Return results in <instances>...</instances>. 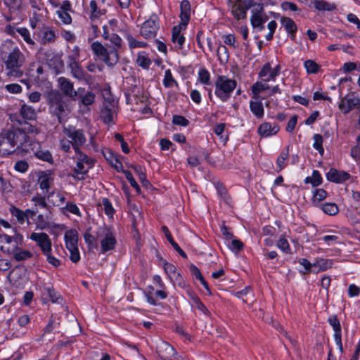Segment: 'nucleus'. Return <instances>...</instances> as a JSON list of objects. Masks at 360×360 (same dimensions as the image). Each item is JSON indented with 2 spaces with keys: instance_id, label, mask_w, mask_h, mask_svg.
<instances>
[{
  "instance_id": "nucleus-13",
  "label": "nucleus",
  "mask_w": 360,
  "mask_h": 360,
  "mask_svg": "<svg viewBox=\"0 0 360 360\" xmlns=\"http://www.w3.org/2000/svg\"><path fill=\"white\" fill-rule=\"evenodd\" d=\"M65 134L70 139L72 143V148L75 153L81 152L79 147L86 142V136L82 129H77L74 127L65 128Z\"/></svg>"
},
{
  "instance_id": "nucleus-22",
  "label": "nucleus",
  "mask_w": 360,
  "mask_h": 360,
  "mask_svg": "<svg viewBox=\"0 0 360 360\" xmlns=\"http://www.w3.org/2000/svg\"><path fill=\"white\" fill-rule=\"evenodd\" d=\"M186 27L178 25L172 28V41L175 44L176 48L181 49L185 42V37L181 34L183 30H186Z\"/></svg>"
},
{
  "instance_id": "nucleus-39",
  "label": "nucleus",
  "mask_w": 360,
  "mask_h": 360,
  "mask_svg": "<svg viewBox=\"0 0 360 360\" xmlns=\"http://www.w3.org/2000/svg\"><path fill=\"white\" fill-rule=\"evenodd\" d=\"M42 41L43 44L51 43L55 41L56 34L55 32L49 27H44L42 31Z\"/></svg>"
},
{
  "instance_id": "nucleus-20",
  "label": "nucleus",
  "mask_w": 360,
  "mask_h": 360,
  "mask_svg": "<svg viewBox=\"0 0 360 360\" xmlns=\"http://www.w3.org/2000/svg\"><path fill=\"white\" fill-rule=\"evenodd\" d=\"M20 148L26 153L32 152L34 154L37 150L40 149L41 146L39 142L35 141L25 132V139L20 141Z\"/></svg>"
},
{
  "instance_id": "nucleus-52",
  "label": "nucleus",
  "mask_w": 360,
  "mask_h": 360,
  "mask_svg": "<svg viewBox=\"0 0 360 360\" xmlns=\"http://www.w3.org/2000/svg\"><path fill=\"white\" fill-rule=\"evenodd\" d=\"M173 84L177 85V82L173 78L172 72L169 69L167 70L165 72V77L163 79V84L166 88L172 87Z\"/></svg>"
},
{
  "instance_id": "nucleus-40",
  "label": "nucleus",
  "mask_w": 360,
  "mask_h": 360,
  "mask_svg": "<svg viewBox=\"0 0 360 360\" xmlns=\"http://www.w3.org/2000/svg\"><path fill=\"white\" fill-rule=\"evenodd\" d=\"M124 34L129 42V46L130 49L143 48L147 46V43L136 40L133 37L129 35L127 32L124 31Z\"/></svg>"
},
{
  "instance_id": "nucleus-8",
  "label": "nucleus",
  "mask_w": 360,
  "mask_h": 360,
  "mask_svg": "<svg viewBox=\"0 0 360 360\" xmlns=\"http://www.w3.org/2000/svg\"><path fill=\"white\" fill-rule=\"evenodd\" d=\"M256 6L253 0H231L229 6L231 13L236 19H245L247 17V11Z\"/></svg>"
},
{
  "instance_id": "nucleus-37",
  "label": "nucleus",
  "mask_w": 360,
  "mask_h": 360,
  "mask_svg": "<svg viewBox=\"0 0 360 360\" xmlns=\"http://www.w3.org/2000/svg\"><path fill=\"white\" fill-rule=\"evenodd\" d=\"M217 55L221 63H226L228 62L229 53L228 49L224 45L219 46L217 51Z\"/></svg>"
},
{
  "instance_id": "nucleus-45",
  "label": "nucleus",
  "mask_w": 360,
  "mask_h": 360,
  "mask_svg": "<svg viewBox=\"0 0 360 360\" xmlns=\"http://www.w3.org/2000/svg\"><path fill=\"white\" fill-rule=\"evenodd\" d=\"M198 81L205 85L210 84V74L207 70L202 68L198 71Z\"/></svg>"
},
{
  "instance_id": "nucleus-36",
  "label": "nucleus",
  "mask_w": 360,
  "mask_h": 360,
  "mask_svg": "<svg viewBox=\"0 0 360 360\" xmlns=\"http://www.w3.org/2000/svg\"><path fill=\"white\" fill-rule=\"evenodd\" d=\"M190 271H191L193 276H194L195 279L198 280L201 283V284L204 286L205 288H206L207 290H209L208 283L205 280L200 269L197 266H195L194 264H191L190 266Z\"/></svg>"
},
{
  "instance_id": "nucleus-46",
  "label": "nucleus",
  "mask_w": 360,
  "mask_h": 360,
  "mask_svg": "<svg viewBox=\"0 0 360 360\" xmlns=\"http://www.w3.org/2000/svg\"><path fill=\"white\" fill-rule=\"evenodd\" d=\"M10 212L13 216L16 217L17 220L20 224L24 223L25 220L26 219V214L16 207L12 206L10 208Z\"/></svg>"
},
{
  "instance_id": "nucleus-50",
  "label": "nucleus",
  "mask_w": 360,
  "mask_h": 360,
  "mask_svg": "<svg viewBox=\"0 0 360 360\" xmlns=\"http://www.w3.org/2000/svg\"><path fill=\"white\" fill-rule=\"evenodd\" d=\"M52 182L53 179L48 176H40L39 179L40 188L46 192H48Z\"/></svg>"
},
{
  "instance_id": "nucleus-12",
  "label": "nucleus",
  "mask_w": 360,
  "mask_h": 360,
  "mask_svg": "<svg viewBox=\"0 0 360 360\" xmlns=\"http://www.w3.org/2000/svg\"><path fill=\"white\" fill-rule=\"evenodd\" d=\"M158 30V18L155 14H153L148 20L143 23L140 29V34L145 39H151L156 36Z\"/></svg>"
},
{
  "instance_id": "nucleus-44",
  "label": "nucleus",
  "mask_w": 360,
  "mask_h": 360,
  "mask_svg": "<svg viewBox=\"0 0 360 360\" xmlns=\"http://www.w3.org/2000/svg\"><path fill=\"white\" fill-rule=\"evenodd\" d=\"M276 246L285 254H290V247L288 241L284 236H281L276 243Z\"/></svg>"
},
{
  "instance_id": "nucleus-26",
  "label": "nucleus",
  "mask_w": 360,
  "mask_h": 360,
  "mask_svg": "<svg viewBox=\"0 0 360 360\" xmlns=\"http://www.w3.org/2000/svg\"><path fill=\"white\" fill-rule=\"evenodd\" d=\"M68 66L70 69L71 74L75 78L80 81L86 79V73L78 64V62L75 61V58L71 59V61H68Z\"/></svg>"
},
{
  "instance_id": "nucleus-18",
  "label": "nucleus",
  "mask_w": 360,
  "mask_h": 360,
  "mask_svg": "<svg viewBox=\"0 0 360 360\" xmlns=\"http://www.w3.org/2000/svg\"><path fill=\"white\" fill-rule=\"evenodd\" d=\"M330 325L334 330V339L341 353L343 352L342 342V330L340 321L336 316H331L328 320Z\"/></svg>"
},
{
  "instance_id": "nucleus-48",
  "label": "nucleus",
  "mask_w": 360,
  "mask_h": 360,
  "mask_svg": "<svg viewBox=\"0 0 360 360\" xmlns=\"http://www.w3.org/2000/svg\"><path fill=\"white\" fill-rule=\"evenodd\" d=\"M34 155L43 160V161H46V162H52V155L51 153L47 150H41V148L37 150V152L34 153Z\"/></svg>"
},
{
  "instance_id": "nucleus-15",
  "label": "nucleus",
  "mask_w": 360,
  "mask_h": 360,
  "mask_svg": "<svg viewBox=\"0 0 360 360\" xmlns=\"http://www.w3.org/2000/svg\"><path fill=\"white\" fill-rule=\"evenodd\" d=\"M30 238L37 243L44 255L51 252V241L46 233H32Z\"/></svg>"
},
{
  "instance_id": "nucleus-5",
  "label": "nucleus",
  "mask_w": 360,
  "mask_h": 360,
  "mask_svg": "<svg viewBox=\"0 0 360 360\" xmlns=\"http://www.w3.org/2000/svg\"><path fill=\"white\" fill-rule=\"evenodd\" d=\"M23 237L17 231L13 236L5 233L0 234V251L8 255H11L18 250L19 245H22Z\"/></svg>"
},
{
  "instance_id": "nucleus-58",
  "label": "nucleus",
  "mask_w": 360,
  "mask_h": 360,
  "mask_svg": "<svg viewBox=\"0 0 360 360\" xmlns=\"http://www.w3.org/2000/svg\"><path fill=\"white\" fill-rule=\"evenodd\" d=\"M123 173L124 174L126 179L130 183V185L131 186V187L134 188L137 192H140L141 188H140L139 184L136 183V181L134 179L131 172H129L128 170H123Z\"/></svg>"
},
{
  "instance_id": "nucleus-6",
  "label": "nucleus",
  "mask_w": 360,
  "mask_h": 360,
  "mask_svg": "<svg viewBox=\"0 0 360 360\" xmlns=\"http://www.w3.org/2000/svg\"><path fill=\"white\" fill-rule=\"evenodd\" d=\"M76 166L72 169L70 176L77 180L84 179V174L94 166V161L86 155L81 152L75 153Z\"/></svg>"
},
{
  "instance_id": "nucleus-3",
  "label": "nucleus",
  "mask_w": 360,
  "mask_h": 360,
  "mask_svg": "<svg viewBox=\"0 0 360 360\" xmlns=\"http://www.w3.org/2000/svg\"><path fill=\"white\" fill-rule=\"evenodd\" d=\"M215 95L222 101L226 102L237 86V82L225 75L217 76L215 81Z\"/></svg>"
},
{
  "instance_id": "nucleus-51",
  "label": "nucleus",
  "mask_w": 360,
  "mask_h": 360,
  "mask_svg": "<svg viewBox=\"0 0 360 360\" xmlns=\"http://www.w3.org/2000/svg\"><path fill=\"white\" fill-rule=\"evenodd\" d=\"M314 139V144L313 147L319 151L321 155H323L324 153V150L323 148V137L321 134H316L313 136Z\"/></svg>"
},
{
  "instance_id": "nucleus-55",
  "label": "nucleus",
  "mask_w": 360,
  "mask_h": 360,
  "mask_svg": "<svg viewBox=\"0 0 360 360\" xmlns=\"http://www.w3.org/2000/svg\"><path fill=\"white\" fill-rule=\"evenodd\" d=\"M16 32L19 33L23 39L29 44H34V41L30 38V32L27 28H17Z\"/></svg>"
},
{
  "instance_id": "nucleus-64",
  "label": "nucleus",
  "mask_w": 360,
  "mask_h": 360,
  "mask_svg": "<svg viewBox=\"0 0 360 360\" xmlns=\"http://www.w3.org/2000/svg\"><path fill=\"white\" fill-rule=\"evenodd\" d=\"M281 6L283 11H291L295 12L299 11V8L295 4L290 1H283Z\"/></svg>"
},
{
  "instance_id": "nucleus-56",
  "label": "nucleus",
  "mask_w": 360,
  "mask_h": 360,
  "mask_svg": "<svg viewBox=\"0 0 360 360\" xmlns=\"http://www.w3.org/2000/svg\"><path fill=\"white\" fill-rule=\"evenodd\" d=\"M114 139H116L118 142L120 143L121 148L123 153L127 154L129 153L130 150L128 146V143L124 141L123 136L120 134H114Z\"/></svg>"
},
{
  "instance_id": "nucleus-54",
  "label": "nucleus",
  "mask_w": 360,
  "mask_h": 360,
  "mask_svg": "<svg viewBox=\"0 0 360 360\" xmlns=\"http://www.w3.org/2000/svg\"><path fill=\"white\" fill-rule=\"evenodd\" d=\"M81 98V103L84 105H91L95 100V95L92 92H88L84 96L79 95L77 96Z\"/></svg>"
},
{
  "instance_id": "nucleus-62",
  "label": "nucleus",
  "mask_w": 360,
  "mask_h": 360,
  "mask_svg": "<svg viewBox=\"0 0 360 360\" xmlns=\"http://www.w3.org/2000/svg\"><path fill=\"white\" fill-rule=\"evenodd\" d=\"M45 290L53 302H57L60 299V295L53 288L47 287Z\"/></svg>"
},
{
  "instance_id": "nucleus-47",
  "label": "nucleus",
  "mask_w": 360,
  "mask_h": 360,
  "mask_svg": "<svg viewBox=\"0 0 360 360\" xmlns=\"http://www.w3.org/2000/svg\"><path fill=\"white\" fill-rule=\"evenodd\" d=\"M327 196V192L322 188L316 189L313 195V204L316 205Z\"/></svg>"
},
{
  "instance_id": "nucleus-32",
  "label": "nucleus",
  "mask_w": 360,
  "mask_h": 360,
  "mask_svg": "<svg viewBox=\"0 0 360 360\" xmlns=\"http://www.w3.org/2000/svg\"><path fill=\"white\" fill-rule=\"evenodd\" d=\"M269 89V86L265 82H257L252 86V98L257 99L260 98L259 94L266 89Z\"/></svg>"
},
{
  "instance_id": "nucleus-1",
  "label": "nucleus",
  "mask_w": 360,
  "mask_h": 360,
  "mask_svg": "<svg viewBox=\"0 0 360 360\" xmlns=\"http://www.w3.org/2000/svg\"><path fill=\"white\" fill-rule=\"evenodd\" d=\"M1 58L7 77L20 78L23 75L22 67L26 59L18 46L11 47L8 52L4 53V55L1 54Z\"/></svg>"
},
{
  "instance_id": "nucleus-41",
  "label": "nucleus",
  "mask_w": 360,
  "mask_h": 360,
  "mask_svg": "<svg viewBox=\"0 0 360 360\" xmlns=\"http://www.w3.org/2000/svg\"><path fill=\"white\" fill-rule=\"evenodd\" d=\"M304 66L308 74H316L319 72L321 67L313 60H307L304 62Z\"/></svg>"
},
{
  "instance_id": "nucleus-30",
  "label": "nucleus",
  "mask_w": 360,
  "mask_h": 360,
  "mask_svg": "<svg viewBox=\"0 0 360 360\" xmlns=\"http://www.w3.org/2000/svg\"><path fill=\"white\" fill-rule=\"evenodd\" d=\"M314 8L320 11H332L336 8V5L323 0H314L313 1Z\"/></svg>"
},
{
  "instance_id": "nucleus-21",
  "label": "nucleus",
  "mask_w": 360,
  "mask_h": 360,
  "mask_svg": "<svg viewBox=\"0 0 360 360\" xmlns=\"http://www.w3.org/2000/svg\"><path fill=\"white\" fill-rule=\"evenodd\" d=\"M180 18L181 22L179 25H181L183 27H187L190 19H191V4L188 0H183L180 4Z\"/></svg>"
},
{
  "instance_id": "nucleus-63",
  "label": "nucleus",
  "mask_w": 360,
  "mask_h": 360,
  "mask_svg": "<svg viewBox=\"0 0 360 360\" xmlns=\"http://www.w3.org/2000/svg\"><path fill=\"white\" fill-rule=\"evenodd\" d=\"M28 167V163L25 160H19L15 162L14 168L18 172H25Z\"/></svg>"
},
{
  "instance_id": "nucleus-28",
  "label": "nucleus",
  "mask_w": 360,
  "mask_h": 360,
  "mask_svg": "<svg viewBox=\"0 0 360 360\" xmlns=\"http://www.w3.org/2000/svg\"><path fill=\"white\" fill-rule=\"evenodd\" d=\"M162 231L164 233L166 238L171 244L172 248L184 258H186L187 255L185 252L179 247V245L174 240L171 233L166 226H162Z\"/></svg>"
},
{
  "instance_id": "nucleus-2",
  "label": "nucleus",
  "mask_w": 360,
  "mask_h": 360,
  "mask_svg": "<svg viewBox=\"0 0 360 360\" xmlns=\"http://www.w3.org/2000/svg\"><path fill=\"white\" fill-rule=\"evenodd\" d=\"M29 129L13 127L0 134V154L3 156L13 153L19 148L20 141L25 139V130Z\"/></svg>"
},
{
  "instance_id": "nucleus-9",
  "label": "nucleus",
  "mask_w": 360,
  "mask_h": 360,
  "mask_svg": "<svg viewBox=\"0 0 360 360\" xmlns=\"http://www.w3.org/2000/svg\"><path fill=\"white\" fill-rule=\"evenodd\" d=\"M103 97V103L101 109L100 119L107 124L112 121V98L110 87L105 89L101 92Z\"/></svg>"
},
{
  "instance_id": "nucleus-19",
  "label": "nucleus",
  "mask_w": 360,
  "mask_h": 360,
  "mask_svg": "<svg viewBox=\"0 0 360 360\" xmlns=\"http://www.w3.org/2000/svg\"><path fill=\"white\" fill-rule=\"evenodd\" d=\"M326 177L330 181L341 184L349 179L351 175L347 172L331 168L327 173Z\"/></svg>"
},
{
  "instance_id": "nucleus-42",
  "label": "nucleus",
  "mask_w": 360,
  "mask_h": 360,
  "mask_svg": "<svg viewBox=\"0 0 360 360\" xmlns=\"http://www.w3.org/2000/svg\"><path fill=\"white\" fill-rule=\"evenodd\" d=\"M89 8H90V18L91 20L97 19L101 15L104 14V13L98 8L96 1L94 0H92L90 1Z\"/></svg>"
},
{
  "instance_id": "nucleus-24",
  "label": "nucleus",
  "mask_w": 360,
  "mask_h": 360,
  "mask_svg": "<svg viewBox=\"0 0 360 360\" xmlns=\"http://www.w3.org/2000/svg\"><path fill=\"white\" fill-rule=\"evenodd\" d=\"M91 49L94 53L107 65H110V58L107 49L101 43L96 41L91 44Z\"/></svg>"
},
{
  "instance_id": "nucleus-53",
  "label": "nucleus",
  "mask_w": 360,
  "mask_h": 360,
  "mask_svg": "<svg viewBox=\"0 0 360 360\" xmlns=\"http://www.w3.org/2000/svg\"><path fill=\"white\" fill-rule=\"evenodd\" d=\"M99 206H103V209L105 210V213L109 218L112 217V206L110 201L108 198H103L101 202L98 204Z\"/></svg>"
},
{
  "instance_id": "nucleus-27",
  "label": "nucleus",
  "mask_w": 360,
  "mask_h": 360,
  "mask_svg": "<svg viewBox=\"0 0 360 360\" xmlns=\"http://www.w3.org/2000/svg\"><path fill=\"white\" fill-rule=\"evenodd\" d=\"M250 108L251 112L257 119H262L264 115L263 103L260 98L250 101Z\"/></svg>"
},
{
  "instance_id": "nucleus-35",
  "label": "nucleus",
  "mask_w": 360,
  "mask_h": 360,
  "mask_svg": "<svg viewBox=\"0 0 360 360\" xmlns=\"http://www.w3.org/2000/svg\"><path fill=\"white\" fill-rule=\"evenodd\" d=\"M22 245H19L18 248L14 253H12L11 255L16 261H23L30 258L32 255L28 250H25L22 249Z\"/></svg>"
},
{
  "instance_id": "nucleus-14",
  "label": "nucleus",
  "mask_w": 360,
  "mask_h": 360,
  "mask_svg": "<svg viewBox=\"0 0 360 360\" xmlns=\"http://www.w3.org/2000/svg\"><path fill=\"white\" fill-rule=\"evenodd\" d=\"M359 105L360 98L354 93H349L341 98L339 108L344 114H347L354 108L359 107Z\"/></svg>"
},
{
  "instance_id": "nucleus-17",
  "label": "nucleus",
  "mask_w": 360,
  "mask_h": 360,
  "mask_svg": "<svg viewBox=\"0 0 360 360\" xmlns=\"http://www.w3.org/2000/svg\"><path fill=\"white\" fill-rule=\"evenodd\" d=\"M58 83L60 90L66 96L75 100L78 96V91L74 90L73 83L70 79L60 77L58 79Z\"/></svg>"
},
{
  "instance_id": "nucleus-29",
  "label": "nucleus",
  "mask_w": 360,
  "mask_h": 360,
  "mask_svg": "<svg viewBox=\"0 0 360 360\" xmlns=\"http://www.w3.org/2000/svg\"><path fill=\"white\" fill-rule=\"evenodd\" d=\"M333 262L330 259L319 258L313 262L315 270H313L314 274H317L321 271H324L332 266Z\"/></svg>"
},
{
  "instance_id": "nucleus-49",
  "label": "nucleus",
  "mask_w": 360,
  "mask_h": 360,
  "mask_svg": "<svg viewBox=\"0 0 360 360\" xmlns=\"http://www.w3.org/2000/svg\"><path fill=\"white\" fill-rule=\"evenodd\" d=\"M298 263L304 268V271H301L304 274H308L309 273H313V270H315L313 263H311L306 258L299 259Z\"/></svg>"
},
{
  "instance_id": "nucleus-33",
  "label": "nucleus",
  "mask_w": 360,
  "mask_h": 360,
  "mask_svg": "<svg viewBox=\"0 0 360 360\" xmlns=\"http://www.w3.org/2000/svg\"><path fill=\"white\" fill-rule=\"evenodd\" d=\"M289 157V146L283 149L276 160V165L278 167V171L283 169L287 166V162Z\"/></svg>"
},
{
  "instance_id": "nucleus-10",
  "label": "nucleus",
  "mask_w": 360,
  "mask_h": 360,
  "mask_svg": "<svg viewBox=\"0 0 360 360\" xmlns=\"http://www.w3.org/2000/svg\"><path fill=\"white\" fill-rule=\"evenodd\" d=\"M96 240L99 241L101 246V252L105 253L112 249V231L105 226L99 227L96 236Z\"/></svg>"
},
{
  "instance_id": "nucleus-61",
  "label": "nucleus",
  "mask_w": 360,
  "mask_h": 360,
  "mask_svg": "<svg viewBox=\"0 0 360 360\" xmlns=\"http://www.w3.org/2000/svg\"><path fill=\"white\" fill-rule=\"evenodd\" d=\"M164 270L171 279L172 278V276L177 273L176 266L167 262L164 263Z\"/></svg>"
},
{
  "instance_id": "nucleus-43",
  "label": "nucleus",
  "mask_w": 360,
  "mask_h": 360,
  "mask_svg": "<svg viewBox=\"0 0 360 360\" xmlns=\"http://www.w3.org/2000/svg\"><path fill=\"white\" fill-rule=\"evenodd\" d=\"M306 183H311L314 186H317L321 184L322 177L319 171L314 170L311 177H307L305 179Z\"/></svg>"
},
{
  "instance_id": "nucleus-31",
  "label": "nucleus",
  "mask_w": 360,
  "mask_h": 360,
  "mask_svg": "<svg viewBox=\"0 0 360 360\" xmlns=\"http://www.w3.org/2000/svg\"><path fill=\"white\" fill-rule=\"evenodd\" d=\"M20 114L24 120H34L37 115L34 108L26 104L21 106Z\"/></svg>"
},
{
  "instance_id": "nucleus-7",
  "label": "nucleus",
  "mask_w": 360,
  "mask_h": 360,
  "mask_svg": "<svg viewBox=\"0 0 360 360\" xmlns=\"http://www.w3.org/2000/svg\"><path fill=\"white\" fill-rule=\"evenodd\" d=\"M66 248L70 252V259L73 263L80 260L78 249V233L75 229L68 230L64 236Z\"/></svg>"
},
{
  "instance_id": "nucleus-16",
  "label": "nucleus",
  "mask_w": 360,
  "mask_h": 360,
  "mask_svg": "<svg viewBox=\"0 0 360 360\" xmlns=\"http://www.w3.org/2000/svg\"><path fill=\"white\" fill-rule=\"evenodd\" d=\"M280 71L281 66L279 65L271 68L270 63H267L263 65L259 73V77L265 82L274 81L276 77L280 74Z\"/></svg>"
},
{
  "instance_id": "nucleus-60",
  "label": "nucleus",
  "mask_w": 360,
  "mask_h": 360,
  "mask_svg": "<svg viewBox=\"0 0 360 360\" xmlns=\"http://www.w3.org/2000/svg\"><path fill=\"white\" fill-rule=\"evenodd\" d=\"M172 122L174 124L186 127L189 124V121L181 115H175L172 117Z\"/></svg>"
},
{
  "instance_id": "nucleus-59",
  "label": "nucleus",
  "mask_w": 360,
  "mask_h": 360,
  "mask_svg": "<svg viewBox=\"0 0 360 360\" xmlns=\"http://www.w3.org/2000/svg\"><path fill=\"white\" fill-rule=\"evenodd\" d=\"M226 124L224 123L217 124L214 128L215 134L224 141L227 140V136L224 135Z\"/></svg>"
},
{
  "instance_id": "nucleus-57",
  "label": "nucleus",
  "mask_w": 360,
  "mask_h": 360,
  "mask_svg": "<svg viewBox=\"0 0 360 360\" xmlns=\"http://www.w3.org/2000/svg\"><path fill=\"white\" fill-rule=\"evenodd\" d=\"M55 195L58 198V202H56L53 200H51V202L53 205L59 206L60 204H63L65 202V196L61 195L59 193H56L55 191H52V192L49 193L46 195V198L48 200H49L51 198H53Z\"/></svg>"
},
{
  "instance_id": "nucleus-23",
  "label": "nucleus",
  "mask_w": 360,
  "mask_h": 360,
  "mask_svg": "<svg viewBox=\"0 0 360 360\" xmlns=\"http://www.w3.org/2000/svg\"><path fill=\"white\" fill-rule=\"evenodd\" d=\"M280 130L278 124L270 122H264L258 128V134L263 137H268L276 134Z\"/></svg>"
},
{
  "instance_id": "nucleus-34",
  "label": "nucleus",
  "mask_w": 360,
  "mask_h": 360,
  "mask_svg": "<svg viewBox=\"0 0 360 360\" xmlns=\"http://www.w3.org/2000/svg\"><path fill=\"white\" fill-rule=\"evenodd\" d=\"M136 62L139 66L143 69H148L151 64V60L149 58L148 53L145 51L138 53Z\"/></svg>"
},
{
  "instance_id": "nucleus-11",
  "label": "nucleus",
  "mask_w": 360,
  "mask_h": 360,
  "mask_svg": "<svg viewBox=\"0 0 360 360\" xmlns=\"http://www.w3.org/2000/svg\"><path fill=\"white\" fill-rule=\"evenodd\" d=\"M250 23L253 28L260 32L264 29V23L267 21L268 17L264 13V8L262 4H258L257 8L251 11Z\"/></svg>"
},
{
  "instance_id": "nucleus-4",
  "label": "nucleus",
  "mask_w": 360,
  "mask_h": 360,
  "mask_svg": "<svg viewBox=\"0 0 360 360\" xmlns=\"http://www.w3.org/2000/svg\"><path fill=\"white\" fill-rule=\"evenodd\" d=\"M47 103L51 113L57 116L60 123L62 122V117L68 110V105L63 100V96L58 91H51L47 94Z\"/></svg>"
},
{
  "instance_id": "nucleus-25",
  "label": "nucleus",
  "mask_w": 360,
  "mask_h": 360,
  "mask_svg": "<svg viewBox=\"0 0 360 360\" xmlns=\"http://www.w3.org/2000/svg\"><path fill=\"white\" fill-rule=\"evenodd\" d=\"M281 23L285 28L286 32L292 41H295V34L297 30V27L295 22L288 17H282Z\"/></svg>"
},
{
  "instance_id": "nucleus-38",
  "label": "nucleus",
  "mask_w": 360,
  "mask_h": 360,
  "mask_svg": "<svg viewBox=\"0 0 360 360\" xmlns=\"http://www.w3.org/2000/svg\"><path fill=\"white\" fill-rule=\"evenodd\" d=\"M321 210L326 214L334 216L339 212V208L336 204L333 202H326L321 205Z\"/></svg>"
}]
</instances>
